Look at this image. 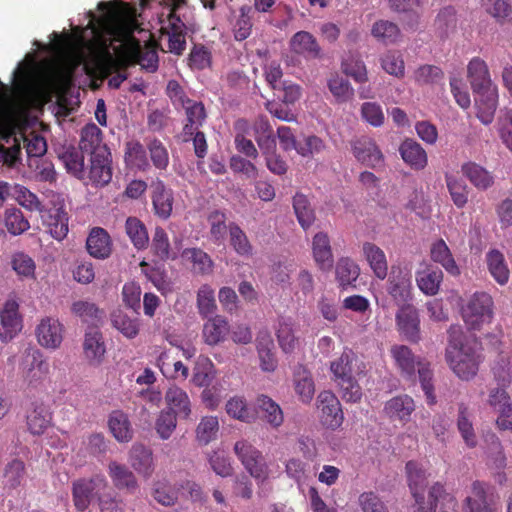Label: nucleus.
Wrapping results in <instances>:
<instances>
[{"instance_id":"1","label":"nucleus","mask_w":512,"mask_h":512,"mask_svg":"<svg viewBox=\"0 0 512 512\" xmlns=\"http://www.w3.org/2000/svg\"><path fill=\"white\" fill-rule=\"evenodd\" d=\"M100 15L89 11L91 26L87 30L91 37H99L104 33L110 43L98 41L90 45L92 63L101 73H108L119 65L137 63L148 71H155L158 56L153 45L141 46L133 37L138 28L136 10L122 1L99 2Z\"/></svg>"},{"instance_id":"2","label":"nucleus","mask_w":512,"mask_h":512,"mask_svg":"<svg viewBox=\"0 0 512 512\" xmlns=\"http://www.w3.org/2000/svg\"><path fill=\"white\" fill-rule=\"evenodd\" d=\"M90 26V18H88V24L85 28L75 26L71 34L64 35L54 32L50 43L43 44L39 41H34V45L53 54L67 68L68 72H72L79 66H82V70L88 75L98 74L101 77H107L116 72L115 75L109 78L108 84L112 88H118L126 79V75L119 71L122 65L108 73H101L92 63L90 52H88L89 46L98 41H105L109 44L110 39H107L104 33H101L102 35H99L97 38L91 37L87 31Z\"/></svg>"},{"instance_id":"3","label":"nucleus","mask_w":512,"mask_h":512,"mask_svg":"<svg viewBox=\"0 0 512 512\" xmlns=\"http://www.w3.org/2000/svg\"><path fill=\"white\" fill-rule=\"evenodd\" d=\"M446 361L453 373L461 380H471L478 372L481 362L476 341L468 337L460 326H451Z\"/></svg>"},{"instance_id":"4","label":"nucleus","mask_w":512,"mask_h":512,"mask_svg":"<svg viewBox=\"0 0 512 512\" xmlns=\"http://www.w3.org/2000/svg\"><path fill=\"white\" fill-rule=\"evenodd\" d=\"M390 355L400 374L407 379H414L416 371L419 376L421 388L429 405L436 403L433 385V371L430 363L416 356L412 350L402 344H395L390 348Z\"/></svg>"},{"instance_id":"5","label":"nucleus","mask_w":512,"mask_h":512,"mask_svg":"<svg viewBox=\"0 0 512 512\" xmlns=\"http://www.w3.org/2000/svg\"><path fill=\"white\" fill-rule=\"evenodd\" d=\"M429 502L433 512H457L455 497L446 492L440 483H435L429 489ZM463 512H492L486 500L485 484L479 481L472 483L464 500Z\"/></svg>"},{"instance_id":"6","label":"nucleus","mask_w":512,"mask_h":512,"mask_svg":"<svg viewBox=\"0 0 512 512\" xmlns=\"http://www.w3.org/2000/svg\"><path fill=\"white\" fill-rule=\"evenodd\" d=\"M165 7L159 15L160 31L168 37L170 52L180 55L186 45L184 23L177 11L185 4V0H163Z\"/></svg>"},{"instance_id":"7","label":"nucleus","mask_w":512,"mask_h":512,"mask_svg":"<svg viewBox=\"0 0 512 512\" xmlns=\"http://www.w3.org/2000/svg\"><path fill=\"white\" fill-rule=\"evenodd\" d=\"M108 488V481L102 474L73 481L71 489L75 509L79 512L87 511L94 500L100 502Z\"/></svg>"},{"instance_id":"8","label":"nucleus","mask_w":512,"mask_h":512,"mask_svg":"<svg viewBox=\"0 0 512 512\" xmlns=\"http://www.w3.org/2000/svg\"><path fill=\"white\" fill-rule=\"evenodd\" d=\"M493 306V299L489 294L474 293L462 307V317L468 329L479 331L489 325L494 316Z\"/></svg>"},{"instance_id":"9","label":"nucleus","mask_w":512,"mask_h":512,"mask_svg":"<svg viewBox=\"0 0 512 512\" xmlns=\"http://www.w3.org/2000/svg\"><path fill=\"white\" fill-rule=\"evenodd\" d=\"M42 223L47 232L57 241H62L69 232V217L65 210L64 198L59 194H51L49 202L41 212Z\"/></svg>"},{"instance_id":"10","label":"nucleus","mask_w":512,"mask_h":512,"mask_svg":"<svg viewBox=\"0 0 512 512\" xmlns=\"http://www.w3.org/2000/svg\"><path fill=\"white\" fill-rule=\"evenodd\" d=\"M234 452L246 471L258 484H263L270 477L268 463L262 453L246 440H239L234 445Z\"/></svg>"},{"instance_id":"11","label":"nucleus","mask_w":512,"mask_h":512,"mask_svg":"<svg viewBox=\"0 0 512 512\" xmlns=\"http://www.w3.org/2000/svg\"><path fill=\"white\" fill-rule=\"evenodd\" d=\"M412 274L408 266L394 264L391 267L387 291L397 305H406L412 299Z\"/></svg>"},{"instance_id":"12","label":"nucleus","mask_w":512,"mask_h":512,"mask_svg":"<svg viewBox=\"0 0 512 512\" xmlns=\"http://www.w3.org/2000/svg\"><path fill=\"white\" fill-rule=\"evenodd\" d=\"M19 307L18 297L10 295L0 308V337L4 341L13 339L22 330L23 320Z\"/></svg>"},{"instance_id":"13","label":"nucleus","mask_w":512,"mask_h":512,"mask_svg":"<svg viewBox=\"0 0 512 512\" xmlns=\"http://www.w3.org/2000/svg\"><path fill=\"white\" fill-rule=\"evenodd\" d=\"M65 335L63 323L56 317L45 316L39 320L35 328L38 344L47 350L60 348Z\"/></svg>"},{"instance_id":"14","label":"nucleus","mask_w":512,"mask_h":512,"mask_svg":"<svg viewBox=\"0 0 512 512\" xmlns=\"http://www.w3.org/2000/svg\"><path fill=\"white\" fill-rule=\"evenodd\" d=\"M396 325L400 335L407 341L418 343L421 340L420 317L411 304L401 305L396 313Z\"/></svg>"},{"instance_id":"15","label":"nucleus","mask_w":512,"mask_h":512,"mask_svg":"<svg viewBox=\"0 0 512 512\" xmlns=\"http://www.w3.org/2000/svg\"><path fill=\"white\" fill-rule=\"evenodd\" d=\"M317 409L326 427L336 429L341 426L344 419L341 404L332 392L323 391L318 395Z\"/></svg>"},{"instance_id":"16","label":"nucleus","mask_w":512,"mask_h":512,"mask_svg":"<svg viewBox=\"0 0 512 512\" xmlns=\"http://www.w3.org/2000/svg\"><path fill=\"white\" fill-rule=\"evenodd\" d=\"M86 174L90 182L96 187L105 186L111 181L112 167L110 153L107 149H99L93 152Z\"/></svg>"},{"instance_id":"17","label":"nucleus","mask_w":512,"mask_h":512,"mask_svg":"<svg viewBox=\"0 0 512 512\" xmlns=\"http://www.w3.org/2000/svg\"><path fill=\"white\" fill-rule=\"evenodd\" d=\"M20 373L26 383L37 386L47 377L49 364L40 352L27 353L22 359Z\"/></svg>"},{"instance_id":"18","label":"nucleus","mask_w":512,"mask_h":512,"mask_svg":"<svg viewBox=\"0 0 512 512\" xmlns=\"http://www.w3.org/2000/svg\"><path fill=\"white\" fill-rule=\"evenodd\" d=\"M477 117L485 125L492 123L498 106L499 92L496 84L474 90Z\"/></svg>"},{"instance_id":"19","label":"nucleus","mask_w":512,"mask_h":512,"mask_svg":"<svg viewBox=\"0 0 512 512\" xmlns=\"http://www.w3.org/2000/svg\"><path fill=\"white\" fill-rule=\"evenodd\" d=\"M352 152L359 162L369 167L377 168L384 163V156L372 138L362 137L354 141Z\"/></svg>"},{"instance_id":"20","label":"nucleus","mask_w":512,"mask_h":512,"mask_svg":"<svg viewBox=\"0 0 512 512\" xmlns=\"http://www.w3.org/2000/svg\"><path fill=\"white\" fill-rule=\"evenodd\" d=\"M330 370L334 381L338 383L361 374L364 371V365L352 351L345 350L338 359L331 362Z\"/></svg>"},{"instance_id":"21","label":"nucleus","mask_w":512,"mask_h":512,"mask_svg":"<svg viewBox=\"0 0 512 512\" xmlns=\"http://www.w3.org/2000/svg\"><path fill=\"white\" fill-rule=\"evenodd\" d=\"M167 411L181 419H188L192 414V402L188 393L177 385H171L165 392Z\"/></svg>"},{"instance_id":"22","label":"nucleus","mask_w":512,"mask_h":512,"mask_svg":"<svg viewBox=\"0 0 512 512\" xmlns=\"http://www.w3.org/2000/svg\"><path fill=\"white\" fill-rule=\"evenodd\" d=\"M489 404L499 412L496 423L500 429L512 431V404L507 392L503 388L490 391Z\"/></svg>"},{"instance_id":"23","label":"nucleus","mask_w":512,"mask_h":512,"mask_svg":"<svg viewBox=\"0 0 512 512\" xmlns=\"http://www.w3.org/2000/svg\"><path fill=\"white\" fill-rule=\"evenodd\" d=\"M83 353L92 365H100L106 353L102 333L96 328H88L83 339Z\"/></svg>"},{"instance_id":"24","label":"nucleus","mask_w":512,"mask_h":512,"mask_svg":"<svg viewBox=\"0 0 512 512\" xmlns=\"http://www.w3.org/2000/svg\"><path fill=\"white\" fill-rule=\"evenodd\" d=\"M415 410L414 400L408 395H399L385 403L384 413L391 421L407 423Z\"/></svg>"},{"instance_id":"25","label":"nucleus","mask_w":512,"mask_h":512,"mask_svg":"<svg viewBox=\"0 0 512 512\" xmlns=\"http://www.w3.org/2000/svg\"><path fill=\"white\" fill-rule=\"evenodd\" d=\"M155 364L167 379L185 381L189 376V368L182 361L173 359L168 350H162L159 353Z\"/></svg>"},{"instance_id":"26","label":"nucleus","mask_w":512,"mask_h":512,"mask_svg":"<svg viewBox=\"0 0 512 512\" xmlns=\"http://www.w3.org/2000/svg\"><path fill=\"white\" fill-rule=\"evenodd\" d=\"M466 76L472 91L494 85L487 63L480 57H473L467 64Z\"/></svg>"},{"instance_id":"27","label":"nucleus","mask_w":512,"mask_h":512,"mask_svg":"<svg viewBox=\"0 0 512 512\" xmlns=\"http://www.w3.org/2000/svg\"><path fill=\"white\" fill-rule=\"evenodd\" d=\"M399 153L402 160L414 170H422L427 166V153L414 139L403 140L399 146Z\"/></svg>"},{"instance_id":"28","label":"nucleus","mask_w":512,"mask_h":512,"mask_svg":"<svg viewBox=\"0 0 512 512\" xmlns=\"http://www.w3.org/2000/svg\"><path fill=\"white\" fill-rule=\"evenodd\" d=\"M293 387L298 399L305 404L312 401L315 383L311 372L303 365H297L293 371Z\"/></svg>"},{"instance_id":"29","label":"nucleus","mask_w":512,"mask_h":512,"mask_svg":"<svg viewBox=\"0 0 512 512\" xmlns=\"http://www.w3.org/2000/svg\"><path fill=\"white\" fill-rule=\"evenodd\" d=\"M154 213L162 219L170 217L173 208V194L160 180L151 184Z\"/></svg>"},{"instance_id":"30","label":"nucleus","mask_w":512,"mask_h":512,"mask_svg":"<svg viewBox=\"0 0 512 512\" xmlns=\"http://www.w3.org/2000/svg\"><path fill=\"white\" fill-rule=\"evenodd\" d=\"M443 272L425 264V268L416 272V284L418 289L426 296H435L439 293L443 282Z\"/></svg>"},{"instance_id":"31","label":"nucleus","mask_w":512,"mask_h":512,"mask_svg":"<svg viewBox=\"0 0 512 512\" xmlns=\"http://www.w3.org/2000/svg\"><path fill=\"white\" fill-rule=\"evenodd\" d=\"M256 349L260 367L265 372H273L277 367L274 341L268 331H260L256 337Z\"/></svg>"},{"instance_id":"32","label":"nucleus","mask_w":512,"mask_h":512,"mask_svg":"<svg viewBox=\"0 0 512 512\" xmlns=\"http://www.w3.org/2000/svg\"><path fill=\"white\" fill-rule=\"evenodd\" d=\"M406 476L409 488L418 504L423 502V491L427 484V471L425 467L416 461H409L406 464Z\"/></svg>"},{"instance_id":"33","label":"nucleus","mask_w":512,"mask_h":512,"mask_svg":"<svg viewBox=\"0 0 512 512\" xmlns=\"http://www.w3.org/2000/svg\"><path fill=\"white\" fill-rule=\"evenodd\" d=\"M88 253L97 259H105L110 256L112 243L109 234L100 227L93 228L86 241Z\"/></svg>"},{"instance_id":"34","label":"nucleus","mask_w":512,"mask_h":512,"mask_svg":"<svg viewBox=\"0 0 512 512\" xmlns=\"http://www.w3.org/2000/svg\"><path fill=\"white\" fill-rule=\"evenodd\" d=\"M51 420V412L42 403H33L26 416L27 428L34 435L43 434L50 427Z\"/></svg>"},{"instance_id":"35","label":"nucleus","mask_w":512,"mask_h":512,"mask_svg":"<svg viewBox=\"0 0 512 512\" xmlns=\"http://www.w3.org/2000/svg\"><path fill=\"white\" fill-rule=\"evenodd\" d=\"M362 251L374 276L379 280H384L388 275V262L384 251L371 242H365Z\"/></svg>"},{"instance_id":"36","label":"nucleus","mask_w":512,"mask_h":512,"mask_svg":"<svg viewBox=\"0 0 512 512\" xmlns=\"http://www.w3.org/2000/svg\"><path fill=\"white\" fill-rule=\"evenodd\" d=\"M132 468L140 475L148 478L154 470L152 451L142 444H134L129 453Z\"/></svg>"},{"instance_id":"37","label":"nucleus","mask_w":512,"mask_h":512,"mask_svg":"<svg viewBox=\"0 0 512 512\" xmlns=\"http://www.w3.org/2000/svg\"><path fill=\"white\" fill-rule=\"evenodd\" d=\"M229 333V324L220 315L209 317L203 325L202 337L207 345L215 346L223 342Z\"/></svg>"},{"instance_id":"38","label":"nucleus","mask_w":512,"mask_h":512,"mask_svg":"<svg viewBox=\"0 0 512 512\" xmlns=\"http://www.w3.org/2000/svg\"><path fill=\"white\" fill-rule=\"evenodd\" d=\"M486 266L492 278L501 286L508 283L510 271L505 260L504 254L497 250L491 249L485 256Z\"/></svg>"},{"instance_id":"39","label":"nucleus","mask_w":512,"mask_h":512,"mask_svg":"<svg viewBox=\"0 0 512 512\" xmlns=\"http://www.w3.org/2000/svg\"><path fill=\"white\" fill-rule=\"evenodd\" d=\"M10 265L21 281L37 280V265L35 260L27 253L18 251L12 254Z\"/></svg>"},{"instance_id":"40","label":"nucleus","mask_w":512,"mask_h":512,"mask_svg":"<svg viewBox=\"0 0 512 512\" xmlns=\"http://www.w3.org/2000/svg\"><path fill=\"white\" fill-rule=\"evenodd\" d=\"M184 264L191 265L195 274L206 275L213 270V261L210 256L199 248L184 249L180 255Z\"/></svg>"},{"instance_id":"41","label":"nucleus","mask_w":512,"mask_h":512,"mask_svg":"<svg viewBox=\"0 0 512 512\" xmlns=\"http://www.w3.org/2000/svg\"><path fill=\"white\" fill-rule=\"evenodd\" d=\"M430 257L433 262L440 264L449 274L453 276L460 274V269L450 248L443 239H438L431 244Z\"/></svg>"},{"instance_id":"42","label":"nucleus","mask_w":512,"mask_h":512,"mask_svg":"<svg viewBox=\"0 0 512 512\" xmlns=\"http://www.w3.org/2000/svg\"><path fill=\"white\" fill-rule=\"evenodd\" d=\"M313 258L322 270H328L333 264V254L328 235L324 232L315 234L312 240Z\"/></svg>"},{"instance_id":"43","label":"nucleus","mask_w":512,"mask_h":512,"mask_svg":"<svg viewBox=\"0 0 512 512\" xmlns=\"http://www.w3.org/2000/svg\"><path fill=\"white\" fill-rule=\"evenodd\" d=\"M107 472L114 486L118 489L134 491L138 487L135 475L124 464L110 461L107 466Z\"/></svg>"},{"instance_id":"44","label":"nucleus","mask_w":512,"mask_h":512,"mask_svg":"<svg viewBox=\"0 0 512 512\" xmlns=\"http://www.w3.org/2000/svg\"><path fill=\"white\" fill-rule=\"evenodd\" d=\"M109 430L114 438L121 443H127L133 438V429L130 420L122 411H113L108 419Z\"/></svg>"},{"instance_id":"45","label":"nucleus","mask_w":512,"mask_h":512,"mask_svg":"<svg viewBox=\"0 0 512 512\" xmlns=\"http://www.w3.org/2000/svg\"><path fill=\"white\" fill-rule=\"evenodd\" d=\"M275 333L279 347L284 353L291 354L296 350L299 342L295 336L294 324L290 319H280L275 328Z\"/></svg>"},{"instance_id":"46","label":"nucleus","mask_w":512,"mask_h":512,"mask_svg":"<svg viewBox=\"0 0 512 512\" xmlns=\"http://www.w3.org/2000/svg\"><path fill=\"white\" fill-rule=\"evenodd\" d=\"M225 411L230 418L243 423H252L256 418L255 413L248 406L247 400L239 395L232 396L227 400Z\"/></svg>"},{"instance_id":"47","label":"nucleus","mask_w":512,"mask_h":512,"mask_svg":"<svg viewBox=\"0 0 512 512\" xmlns=\"http://www.w3.org/2000/svg\"><path fill=\"white\" fill-rule=\"evenodd\" d=\"M462 173L479 190H486L494 183L492 174L474 162L464 164Z\"/></svg>"},{"instance_id":"48","label":"nucleus","mask_w":512,"mask_h":512,"mask_svg":"<svg viewBox=\"0 0 512 512\" xmlns=\"http://www.w3.org/2000/svg\"><path fill=\"white\" fill-rule=\"evenodd\" d=\"M111 323L127 339L136 338L140 332V320L136 317L132 318L120 310L111 314Z\"/></svg>"},{"instance_id":"49","label":"nucleus","mask_w":512,"mask_h":512,"mask_svg":"<svg viewBox=\"0 0 512 512\" xmlns=\"http://www.w3.org/2000/svg\"><path fill=\"white\" fill-rule=\"evenodd\" d=\"M256 407L263 413V418L273 427L282 425L284 416L281 407L266 395H260L255 402Z\"/></svg>"},{"instance_id":"50","label":"nucleus","mask_w":512,"mask_h":512,"mask_svg":"<svg viewBox=\"0 0 512 512\" xmlns=\"http://www.w3.org/2000/svg\"><path fill=\"white\" fill-rule=\"evenodd\" d=\"M290 48L294 53L305 56H317L319 46L312 34L306 31H299L290 40Z\"/></svg>"},{"instance_id":"51","label":"nucleus","mask_w":512,"mask_h":512,"mask_svg":"<svg viewBox=\"0 0 512 512\" xmlns=\"http://www.w3.org/2000/svg\"><path fill=\"white\" fill-rule=\"evenodd\" d=\"M371 35L383 44H394L401 36L398 26L388 20H378L371 27Z\"/></svg>"},{"instance_id":"52","label":"nucleus","mask_w":512,"mask_h":512,"mask_svg":"<svg viewBox=\"0 0 512 512\" xmlns=\"http://www.w3.org/2000/svg\"><path fill=\"white\" fill-rule=\"evenodd\" d=\"M186 111L188 123L185 125V131L193 134L204 122L206 118L205 109L202 103L187 99L181 104Z\"/></svg>"},{"instance_id":"53","label":"nucleus","mask_w":512,"mask_h":512,"mask_svg":"<svg viewBox=\"0 0 512 512\" xmlns=\"http://www.w3.org/2000/svg\"><path fill=\"white\" fill-rule=\"evenodd\" d=\"M381 68L389 75L402 79L405 76V62L402 54L396 50H388L380 57Z\"/></svg>"},{"instance_id":"54","label":"nucleus","mask_w":512,"mask_h":512,"mask_svg":"<svg viewBox=\"0 0 512 512\" xmlns=\"http://www.w3.org/2000/svg\"><path fill=\"white\" fill-rule=\"evenodd\" d=\"M218 432V418L213 415L204 416L200 419L196 427V440L202 445H207L217 438Z\"/></svg>"},{"instance_id":"55","label":"nucleus","mask_w":512,"mask_h":512,"mask_svg":"<svg viewBox=\"0 0 512 512\" xmlns=\"http://www.w3.org/2000/svg\"><path fill=\"white\" fill-rule=\"evenodd\" d=\"M25 480V464L20 459H12L4 468L3 483L9 489H15Z\"/></svg>"},{"instance_id":"56","label":"nucleus","mask_w":512,"mask_h":512,"mask_svg":"<svg viewBox=\"0 0 512 512\" xmlns=\"http://www.w3.org/2000/svg\"><path fill=\"white\" fill-rule=\"evenodd\" d=\"M71 310L73 314L80 317L83 322L97 324L104 318V311L99 309L96 304L79 300L72 304Z\"/></svg>"},{"instance_id":"57","label":"nucleus","mask_w":512,"mask_h":512,"mask_svg":"<svg viewBox=\"0 0 512 512\" xmlns=\"http://www.w3.org/2000/svg\"><path fill=\"white\" fill-rule=\"evenodd\" d=\"M196 304L198 312L203 318H208L216 311L215 291L210 285L203 284L199 287Z\"/></svg>"},{"instance_id":"58","label":"nucleus","mask_w":512,"mask_h":512,"mask_svg":"<svg viewBox=\"0 0 512 512\" xmlns=\"http://www.w3.org/2000/svg\"><path fill=\"white\" fill-rule=\"evenodd\" d=\"M293 208L301 227L305 230L310 228L315 221V214L307 197L296 194L293 199Z\"/></svg>"},{"instance_id":"59","label":"nucleus","mask_w":512,"mask_h":512,"mask_svg":"<svg viewBox=\"0 0 512 512\" xmlns=\"http://www.w3.org/2000/svg\"><path fill=\"white\" fill-rule=\"evenodd\" d=\"M125 230L131 242L137 249H144L148 245L149 237L145 225L136 217H129L125 223Z\"/></svg>"},{"instance_id":"60","label":"nucleus","mask_w":512,"mask_h":512,"mask_svg":"<svg viewBox=\"0 0 512 512\" xmlns=\"http://www.w3.org/2000/svg\"><path fill=\"white\" fill-rule=\"evenodd\" d=\"M360 274L359 266L349 258H342L336 265V279L340 286L352 285Z\"/></svg>"},{"instance_id":"61","label":"nucleus","mask_w":512,"mask_h":512,"mask_svg":"<svg viewBox=\"0 0 512 512\" xmlns=\"http://www.w3.org/2000/svg\"><path fill=\"white\" fill-rule=\"evenodd\" d=\"M327 85L337 103L348 102L354 97V89L351 84L339 75H332L328 79Z\"/></svg>"},{"instance_id":"62","label":"nucleus","mask_w":512,"mask_h":512,"mask_svg":"<svg viewBox=\"0 0 512 512\" xmlns=\"http://www.w3.org/2000/svg\"><path fill=\"white\" fill-rule=\"evenodd\" d=\"M101 136V130L94 123L87 124L81 131L80 148L84 151L90 152L91 155L94 151L106 149L101 146Z\"/></svg>"},{"instance_id":"63","label":"nucleus","mask_w":512,"mask_h":512,"mask_svg":"<svg viewBox=\"0 0 512 512\" xmlns=\"http://www.w3.org/2000/svg\"><path fill=\"white\" fill-rule=\"evenodd\" d=\"M255 138L263 153H269L276 147L271 127L264 118H259L254 124Z\"/></svg>"},{"instance_id":"64","label":"nucleus","mask_w":512,"mask_h":512,"mask_svg":"<svg viewBox=\"0 0 512 512\" xmlns=\"http://www.w3.org/2000/svg\"><path fill=\"white\" fill-rule=\"evenodd\" d=\"M4 222L8 232L14 236L21 235L30 228L29 221L17 208H9L5 211Z\"/></svg>"}]
</instances>
